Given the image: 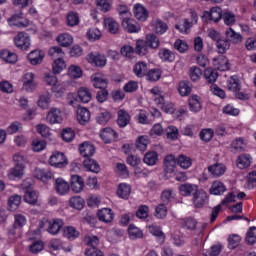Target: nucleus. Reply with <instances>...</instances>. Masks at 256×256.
<instances>
[{
	"mask_svg": "<svg viewBox=\"0 0 256 256\" xmlns=\"http://www.w3.org/2000/svg\"><path fill=\"white\" fill-rule=\"evenodd\" d=\"M146 44L151 49H159L160 40L155 34L150 33L146 36Z\"/></svg>",
	"mask_w": 256,
	"mask_h": 256,
	"instance_id": "nucleus-46",
	"label": "nucleus"
},
{
	"mask_svg": "<svg viewBox=\"0 0 256 256\" xmlns=\"http://www.w3.org/2000/svg\"><path fill=\"white\" fill-rule=\"evenodd\" d=\"M0 57L3 59V61H6V63H17V54L7 49L1 50Z\"/></svg>",
	"mask_w": 256,
	"mask_h": 256,
	"instance_id": "nucleus-38",
	"label": "nucleus"
},
{
	"mask_svg": "<svg viewBox=\"0 0 256 256\" xmlns=\"http://www.w3.org/2000/svg\"><path fill=\"white\" fill-rule=\"evenodd\" d=\"M91 119V112L87 108H79L77 111V120L80 125H86Z\"/></svg>",
	"mask_w": 256,
	"mask_h": 256,
	"instance_id": "nucleus-26",
	"label": "nucleus"
},
{
	"mask_svg": "<svg viewBox=\"0 0 256 256\" xmlns=\"http://www.w3.org/2000/svg\"><path fill=\"white\" fill-rule=\"evenodd\" d=\"M148 47L149 45H147V41L138 40L136 42L135 53H137V55H147Z\"/></svg>",
	"mask_w": 256,
	"mask_h": 256,
	"instance_id": "nucleus-54",
	"label": "nucleus"
},
{
	"mask_svg": "<svg viewBox=\"0 0 256 256\" xmlns=\"http://www.w3.org/2000/svg\"><path fill=\"white\" fill-rule=\"evenodd\" d=\"M131 123V115L125 109H120L117 112V125L122 129Z\"/></svg>",
	"mask_w": 256,
	"mask_h": 256,
	"instance_id": "nucleus-9",
	"label": "nucleus"
},
{
	"mask_svg": "<svg viewBox=\"0 0 256 256\" xmlns=\"http://www.w3.org/2000/svg\"><path fill=\"white\" fill-rule=\"evenodd\" d=\"M48 163L51 167H55V169H65L69 165V160L63 152L55 151L50 156Z\"/></svg>",
	"mask_w": 256,
	"mask_h": 256,
	"instance_id": "nucleus-1",
	"label": "nucleus"
},
{
	"mask_svg": "<svg viewBox=\"0 0 256 256\" xmlns=\"http://www.w3.org/2000/svg\"><path fill=\"white\" fill-rule=\"evenodd\" d=\"M21 205V196L13 195L8 200V211H17Z\"/></svg>",
	"mask_w": 256,
	"mask_h": 256,
	"instance_id": "nucleus-45",
	"label": "nucleus"
},
{
	"mask_svg": "<svg viewBox=\"0 0 256 256\" xmlns=\"http://www.w3.org/2000/svg\"><path fill=\"white\" fill-rule=\"evenodd\" d=\"M117 195L118 197H121V199H129V195H131V186L125 183L120 184L118 186Z\"/></svg>",
	"mask_w": 256,
	"mask_h": 256,
	"instance_id": "nucleus-39",
	"label": "nucleus"
},
{
	"mask_svg": "<svg viewBox=\"0 0 256 256\" xmlns=\"http://www.w3.org/2000/svg\"><path fill=\"white\" fill-rule=\"evenodd\" d=\"M167 29H169V26L161 20L152 22V31L156 33V35H163V33H167Z\"/></svg>",
	"mask_w": 256,
	"mask_h": 256,
	"instance_id": "nucleus-29",
	"label": "nucleus"
},
{
	"mask_svg": "<svg viewBox=\"0 0 256 256\" xmlns=\"http://www.w3.org/2000/svg\"><path fill=\"white\" fill-rule=\"evenodd\" d=\"M57 42L61 47H69L73 43V36L69 34H61L57 37Z\"/></svg>",
	"mask_w": 256,
	"mask_h": 256,
	"instance_id": "nucleus-48",
	"label": "nucleus"
},
{
	"mask_svg": "<svg viewBox=\"0 0 256 256\" xmlns=\"http://www.w3.org/2000/svg\"><path fill=\"white\" fill-rule=\"evenodd\" d=\"M22 189H24V201L33 205V178L23 180Z\"/></svg>",
	"mask_w": 256,
	"mask_h": 256,
	"instance_id": "nucleus-3",
	"label": "nucleus"
},
{
	"mask_svg": "<svg viewBox=\"0 0 256 256\" xmlns=\"http://www.w3.org/2000/svg\"><path fill=\"white\" fill-rule=\"evenodd\" d=\"M50 103H51V95L49 94L40 96L37 101V105L38 107H40V109H49Z\"/></svg>",
	"mask_w": 256,
	"mask_h": 256,
	"instance_id": "nucleus-55",
	"label": "nucleus"
},
{
	"mask_svg": "<svg viewBox=\"0 0 256 256\" xmlns=\"http://www.w3.org/2000/svg\"><path fill=\"white\" fill-rule=\"evenodd\" d=\"M188 105L192 113H199V111L203 109V104L201 103V97H199L198 95H192L188 100Z\"/></svg>",
	"mask_w": 256,
	"mask_h": 256,
	"instance_id": "nucleus-15",
	"label": "nucleus"
},
{
	"mask_svg": "<svg viewBox=\"0 0 256 256\" xmlns=\"http://www.w3.org/2000/svg\"><path fill=\"white\" fill-rule=\"evenodd\" d=\"M225 35L229 43H233L234 45H239V43H243V35L235 32V30H233V28L231 27L225 30Z\"/></svg>",
	"mask_w": 256,
	"mask_h": 256,
	"instance_id": "nucleus-10",
	"label": "nucleus"
},
{
	"mask_svg": "<svg viewBox=\"0 0 256 256\" xmlns=\"http://www.w3.org/2000/svg\"><path fill=\"white\" fill-rule=\"evenodd\" d=\"M128 233L132 239H143V230L133 224L128 227Z\"/></svg>",
	"mask_w": 256,
	"mask_h": 256,
	"instance_id": "nucleus-50",
	"label": "nucleus"
},
{
	"mask_svg": "<svg viewBox=\"0 0 256 256\" xmlns=\"http://www.w3.org/2000/svg\"><path fill=\"white\" fill-rule=\"evenodd\" d=\"M78 99L81 103H89L91 99H93V95L91 94V90L87 87H81L78 90Z\"/></svg>",
	"mask_w": 256,
	"mask_h": 256,
	"instance_id": "nucleus-33",
	"label": "nucleus"
},
{
	"mask_svg": "<svg viewBox=\"0 0 256 256\" xmlns=\"http://www.w3.org/2000/svg\"><path fill=\"white\" fill-rule=\"evenodd\" d=\"M97 215L99 221H102L103 223H111V221H113V210L109 208H103L99 210Z\"/></svg>",
	"mask_w": 256,
	"mask_h": 256,
	"instance_id": "nucleus-25",
	"label": "nucleus"
},
{
	"mask_svg": "<svg viewBox=\"0 0 256 256\" xmlns=\"http://www.w3.org/2000/svg\"><path fill=\"white\" fill-rule=\"evenodd\" d=\"M146 79L151 83H155V81H159L161 79V70L158 68L149 70L146 74Z\"/></svg>",
	"mask_w": 256,
	"mask_h": 256,
	"instance_id": "nucleus-47",
	"label": "nucleus"
},
{
	"mask_svg": "<svg viewBox=\"0 0 256 256\" xmlns=\"http://www.w3.org/2000/svg\"><path fill=\"white\" fill-rule=\"evenodd\" d=\"M178 91L181 95V97H187L191 95V87L189 85V82H180Z\"/></svg>",
	"mask_w": 256,
	"mask_h": 256,
	"instance_id": "nucleus-61",
	"label": "nucleus"
},
{
	"mask_svg": "<svg viewBox=\"0 0 256 256\" xmlns=\"http://www.w3.org/2000/svg\"><path fill=\"white\" fill-rule=\"evenodd\" d=\"M24 169V165H15L8 171V178L12 181H15V179H21V177H23Z\"/></svg>",
	"mask_w": 256,
	"mask_h": 256,
	"instance_id": "nucleus-27",
	"label": "nucleus"
},
{
	"mask_svg": "<svg viewBox=\"0 0 256 256\" xmlns=\"http://www.w3.org/2000/svg\"><path fill=\"white\" fill-rule=\"evenodd\" d=\"M251 155L242 154L237 159V167L238 169H247V167H251Z\"/></svg>",
	"mask_w": 256,
	"mask_h": 256,
	"instance_id": "nucleus-36",
	"label": "nucleus"
},
{
	"mask_svg": "<svg viewBox=\"0 0 256 256\" xmlns=\"http://www.w3.org/2000/svg\"><path fill=\"white\" fill-rule=\"evenodd\" d=\"M45 59V52L43 50L36 49L33 51V65H41Z\"/></svg>",
	"mask_w": 256,
	"mask_h": 256,
	"instance_id": "nucleus-62",
	"label": "nucleus"
},
{
	"mask_svg": "<svg viewBox=\"0 0 256 256\" xmlns=\"http://www.w3.org/2000/svg\"><path fill=\"white\" fill-rule=\"evenodd\" d=\"M209 173H211L212 177H221L225 175V171H227V166L223 163H215L208 167Z\"/></svg>",
	"mask_w": 256,
	"mask_h": 256,
	"instance_id": "nucleus-16",
	"label": "nucleus"
},
{
	"mask_svg": "<svg viewBox=\"0 0 256 256\" xmlns=\"http://www.w3.org/2000/svg\"><path fill=\"white\" fill-rule=\"evenodd\" d=\"M133 71H134V75H136V77H146L147 76V72L148 71V68H147V63L145 62H138L135 64L134 68H133Z\"/></svg>",
	"mask_w": 256,
	"mask_h": 256,
	"instance_id": "nucleus-34",
	"label": "nucleus"
},
{
	"mask_svg": "<svg viewBox=\"0 0 256 256\" xmlns=\"http://www.w3.org/2000/svg\"><path fill=\"white\" fill-rule=\"evenodd\" d=\"M34 177L43 183H47V181L53 179V172L48 169L36 168L34 170Z\"/></svg>",
	"mask_w": 256,
	"mask_h": 256,
	"instance_id": "nucleus-12",
	"label": "nucleus"
},
{
	"mask_svg": "<svg viewBox=\"0 0 256 256\" xmlns=\"http://www.w3.org/2000/svg\"><path fill=\"white\" fill-rule=\"evenodd\" d=\"M15 45L22 51H27L31 47V39L23 33H19L15 38Z\"/></svg>",
	"mask_w": 256,
	"mask_h": 256,
	"instance_id": "nucleus-11",
	"label": "nucleus"
},
{
	"mask_svg": "<svg viewBox=\"0 0 256 256\" xmlns=\"http://www.w3.org/2000/svg\"><path fill=\"white\" fill-rule=\"evenodd\" d=\"M70 207H73V209H83V206L85 205V200L81 198V196H74L69 201Z\"/></svg>",
	"mask_w": 256,
	"mask_h": 256,
	"instance_id": "nucleus-56",
	"label": "nucleus"
},
{
	"mask_svg": "<svg viewBox=\"0 0 256 256\" xmlns=\"http://www.w3.org/2000/svg\"><path fill=\"white\" fill-rule=\"evenodd\" d=\"M204 77L208 81V83H215L219 75L217 74V71L213 68H206L204 71Z\"/></svg>",
	"mask_w": 256,
	"mask_h": 256,
	"instance_id": "nucleus-52",
	"label": "nucleus"
},
{
	"mask_svg": "<svg viewBox=\"0 0 256 256\" xmlns=\"http://www.w3.org/2000/svg\"><path fill=\"white\" fill-rule=\"evenodd\" d=\"M49 246L53 249V251H59L60 249H63L65 253H71L73 249L72 245L65 246V244L61 242L60 239H52L49 243Z\"/></svg>",
	"mask_w": 256,
	"mask_h": 256,
	"instance_id": "nucleus-21",
	"label": "nucleus"
},
{
	"mask_svg": "<svg viewBox=\"0 0 256 256\" xmlns=\"http://www.w3.org/2000/svg\"><path fill=\"white\" fill-rule=\"evenodd\" d=\"M104 27L111 35H117V33H119V23L113 18H105Z\"/></svg>",
	"mask_w": 256,
	"mask_h": 256,
	"instance_id": "nucleus-19",
	"label": "nucleus"
},
{
	"mask_svg": "<svg viewBox=\"0 0 256 256\" xmlns=\"http://www.w3.org/2000/svg\"><path fill=\"white\" fill-rule=\"evenodd\" d=\"M147 145H149L148 136H140L136 141V147L139 151H147Z\"/></svg>",
	"mask_w": 256,
	"mask_h": 256,
	"instance_id": "nucleus-60",
	"label": "nucleus"
},
{
	"mask_svg": "<svg viewBox=\"0 0 256 256\" xmlns=\"http://www.w3.org/2000/svg\"><path fill=\"white\" fill-rule=\"evenodd\" d=\"M9 22L12 27H18L19 29H24L25 27H29V19L23 17V14L13 15L9 19Z\"/></svg>",
	"mask_w": 256,
	"mask_h": 256,
	"instance_id": "nucleus-7",
	"label": "nucleus"
},
{
	"mask_svg": "<svg viewBox=\"0 0 256 256\" xmlns=\"http://www.w3.org/2000/svg\"><path fill=\"white\" fill-rule=\"evenodd\" d=\"M83 187H85V181L79 175H73L71 177V189L74 193H81L83 191Z\"/></svg>",
	"mask_w": 256,
	"mask_h": 256,
	"instance_id": "nucleus-17",
	"label": "nucleus"
},
{
	"mask_svg": "<svg viewBox=\"0 0 256 256\" xmlns=\"http://www.w3.org/2000/svg\"><path fill=\"white\" fill-rule=\"evenodd\" d=\"M222 19L225 25H227L228 27H230V25H235V22L237 21L235 18V14L229 11L223 12Z\"/></svg>",
	"mask_w": 256,
	"mask_h": 256,
	"instance_id": "nucleus-59",
	"label": "nucleus"
},
{
	"mask_svg": "<svg viewBox=\"0 0 256 256\" xmlns=\"http://www.w3.org/2000/svg\"><path fill=\"white\" fill-rule=\"evenodd\" d=\"M175 167H177V158L173 155H168L164 159V171L165 173H174Z\"/></svg>",
	"mask_w": 256,
	"mask_h": 256,
	"instance_id": "nucleus-20",
	"label": "nucleus"
},
{
	"mask_svg": "<svg viewBox=\"0 0 256 256\" xmlns=\"http://www.w3.org/2000/svg\"><path fill=\"white\" fill-rule=\"evenodd\" d=\"M56 192L59 195H67L69 193V183L62 178H57L55 181Z\"/></svg>",
	"mask_w": 256,
	"mask_h": 256,
	"instance_id": "nucleus-28",
	"label": "nucleus"
},
{
	"mask_svg": "<svg viewBox=\"0 0 256 256\" xmlns=\"http://www.w3.org/2000/svg\"><path fill=\"white\" fill-rule=\"evenodd\" d=\"M157 161H159V156L155 151L147 152L144 155L143 162L146 165H149V166L157 165Z\"/></svg>",
	"mask_w": 256,
	"mask_h": 256,
	"instance_id": "nucleus-40",
	"label": "nucleus"
},
{
	"mask_svg": "<svg viewBox=\"0 0 256 256\" xmlns=\"http://www.w3.org/2000/svg\"><path fill=\"white\" fill-rule=\"evenodd\" d=\"M100 137L104 143H113L117 139V132L113 128H104L100 132Z\"/></svg>",
	"mask_w": 256,
	"mask_h": 256,
	"instance_id": "nucleus-14",
	"label": "nucleus"
},
{
	"mask_svg": "<svg viewBox=\"0 0 256 256\" xmlns=\"http://www.w3.org/2000/svg\"><path fill=\"white\" fill-rule=\"evenodd\" d=\"M206 201H207V192L203 190H199V191L196 190L193 198L195 207H197V209H201V207L205 205Z\"/></svg>",
	"mask_w": 256,
	"mask_h": 256,
	"instance_id": "nucleus-18",
	"label": "nucleus"
},
{
	"mask_svg": "<svg viewBox=\"0 0 256 256\" xmlns=\"http://www.w3.org/2000/svg\"><path fill=\"white\" fill-rule=\"evenodd\" d=\"M203 19L219 23L223 19V10L220 7H213L210 11L204 12Z\"/></svg>",
	"mask_w": 256,
	"mask_h": 256,
	"instance_id": "nucleus-4",
	"label": "nucleus"
},
{
	"mask_svg": "<svg viewBox=\"0 0 256 256\" xmlns=\"http://www.w3.org/2000/svg\"><path fill=\"white\" fill-rule=\"evenodd\" d=\"M122 27L128 33H139V31H141V26L138 25L137 21L131 18H123Z\"/></svg>",
	"mask_w": 256,
	"mask_h": 256,
	"instance_id": "nucleus-8",
	"label": "nucleus"
},
{
	"mask_svg": "<svg viewBox=\"0 0 256 256\" xmlns=\"http://www.w3.org/2000/svg\"><path fill=\"white\" fill-rule=\"evenodd\" d=\"M67 64L63 58H56L52 64V70L54 75H59L63 69H66Z\"/></svg>",
	"mask_w": 256,
	"mask_h": 256,
	"instance_id": "nucleus-41",
	"label": "nucleus"
},
{
	"mask_svg": "<svg viewBox=\"0 0 256 256\" xmlns=\"http://www.w3.org/2000/svg\"><path fill=\"white\" fill-rule=\"evenodd\" d=\"M246 242L248 245H255L256 242V227H250L246 234Z\"/></svg>",
	"mask_w": 256,
	"mask_h": 256,
	"instance_id": "nucleus-63",
	"label": "nucleus"
},
{
	"mask_svg": "<svg viewBox=\"0 0 256 256\" xmlns=\"http://www.w3.org/2000/svg\"><path fill=\"white\" fill-rule=\"evenodd\" d=\"M63 225H65V222H63V219H60V218L52 219L48 221V227L46 231L50 235H59V233L61 232V229H63Z\"/></svg>",
	"mask_w": 256,
	"mask_h": 256,
	"instance_id": "nucleus-5",
	"label": "nucleus"
},
{
	"mask_svg": "<svg viewBox=\"0 0 256 256\" xmlns=\"http://www.w3.org/2000/svg\"><path fill=\"white\" fill-rule=\"evenodd\" d=\"M63 235L66 239H69V241H75V239H78L80 234L76 227L65 226L63 228Z\"/></svg>",
	"mask_w": 256,
	"mask_h": 256,
	"instance_id": "nucleus-31",
	"label": "nucleus"
},
{
	"mask_svg": "<svg viewBox=\"0 0 256 256\" xmlns=\"http://www.w3.org/2000/svg\"><path fill=\"white\" fill-rule=\"evenodd\" d=\"M80 155L88 159L89 157H93L95 155V146L89 142H83L79 146Z\"/></svg>",
	"mask_w": 256,
	"mask_h": 256,
	"instance_id": "nucleus-13",
	"label": "nucleus"
},
{
	"mask_svg": "<svg viewBox=\"0 0 256 256\" xmlns=\"http://www.w3.org/2000/svg\"><path fill=\"white\" fill-rule=\"evenodd\" d=\"M180 195L183 197H189V195H194L197 193V185L184 183L179 186Z\"/></svg>",
	"mask_w": 256,
	"mask_h": 256,
	"instance_id": "nucleus-24",
	"label": "nucleus"
},
{
	"mask_svg": "<svg viewBox=\"0 0 256 256\" xmlns=\"http://www.w3.org/2000/svg\"><path fill=\"white\" fill-rule=\"evenodd\" d=\"M227 89L233 93L241 91V84H239V79L235 76H232L228 79Z\"/></svg>",
	"mask_w": 256,
	"mask_h": 256,
	"instance_id": "nucleus-44",
	"label": "nucleus"
},
{
	"mask_svg": "<svg viewBox=\"0 0 256 256\" xmlns=\"http://www.w3.org/2000/svg\"><path fill=\"white\" fill-rule=\"evenodd\" d=\"M66 23L68 27H76L79 25V14L76 12H69L66 17Z\"/></svg>",
	"mask_w": 256,
	"mask_h": 256,
	"instance_id": "nucleus-49",
	"label": "nucleus"
},
{
	"mask_svg": "<svg viewBox=\"0 0 256 256\" xmlns=\"http://www.w3.org/2000/svg\"><path fill=\"white\" fill-rule=\"evenodd\" d=\"M48 54L52 59H61L65 57V52L59 46L51 47L48 51Z\"/></svg>",
	"mask_w": 256,
	"mask_h": 256,
	"instance_id": "nucleus-51",
	"label": "nucleus"
},
{
	"mask_svg": "<svg viewBox=\"0 0 256 256\" xmlns=\"http://www.w3.org/2000/svg\"><path fill=\"white\" fill-rule=\"evenodd\" d=\"M177 161V165H179V167H181L182 169H189V167H191V165H193V160H191V158H189V156L186 155H179L176 158Z\"/></svg>",
	"mask_w": 256,
	"mask_h": 256,
	"instance_id": "nucleus-43",
	"label": "nucleus"
},
{
	"mask_svg": "<svg viewBox=\"0 0 256 256\" xmlns=\"http://www.w3.org/2000/svg\"><path fill=\"white\" fill-rule=\"evenodd\" d=\"M96 121L99 123V125H107V123L111 121V112L105 111L99 113L96 117Z\"/></svg>",
	"mask_w": 256,
	"mask_h": 256,
	"instance_id": "nucleus-57",
	"label": "nucleus"
},
{
	"mask_svg": "<svg viewBox=\"0 0 256 256\" xmlns=\"http://www.w3.org/2000/svg\"><path fill=\"white\" fill-rule=\"evenodd\" d=\"M214 67L218 71H229V60L223 55L218 56L214 58Z\"/></svg>",
	"mask_w": 256,
	"mask_h": 256,
	"instance_id": "nucleus-22",
	"label": "nucleus"
},
{
	"mask_svg": "<svg viewBox=\"0 0 256 256\" xmlns=\"http://www.w3.org/2000/svg\"><path fill=\"white\" fill-rule=\"evenodd\" d=\"M46 122L49 123V125H57L59 123L63 122V112H61V109L52 107L48 111L46 115Z\"/></svg>",
	"mask_w": 256,
	"mask_h": 256,
	"instance_id": "nucleus-2",
	"label": "nucleus"
},
{
	"mask_svg": "<svg viewBox=\"0 0 256 256\" xmlns=\"http://www.w3.org/2000/svg\"><path fill=\"white\" fill-rule=\"evenodd\" d=\"M134 16L138 21H147L149 12H147V9H145L141 4H136L134 6Z\"/></svg>",
	"mask_w": 256,
	"mask_h": 256,
	"instance_id": "nucleus-23",
	"label": "nucleus"
},
{
	"mask_svg": "<svg viewBox=\"0 0 256 256\" xmlns=\"http://www.w3.org/2000/svg\"><path fill=\"white\" fill-rule=\"evenodd\" d=\"M225 191H227V188H225V185L221 181H214L210 188L211 195H221Z\"/></svg>",
	"mask_w": 256,
	"mask_h": 256,
	"instance_id": "nucleus-42",
	"label": "nucleus"
},
{
	"mask_svg": "<svg viewBox=\"0 0 256 256\" xmlns=\"http://www.w3.org/2000/svg\"><path fill=\"white\" fill-rule=\"evenodd\" d=\"M87 61L96 67H105L107 65V58H105V55L97 52L88 54Z\"/></svg>",
	"mask_w": 256,
	"mask_h": 256,
	"instance_id": "nucleus-6",
	"label": "nucleus"
},
{
	"mask_svg": "<svg viewBox=\"0 0 256 256\" xmlns=\"http://www.w3.org/2000/svg\"><path fill=\"white\" fill-rule=\"evenodd\" d=\"M68 75L69 77H72V79H79L83 76V70H81V67L77 65H71L68 68Z\"/></svg>",
	"mask_w": 256,
	"mask_h": 256,
	"instance_id": "nucleus-53",
	"label": "nucleus"
},
{
	"mask_svg": "<svg viewBox=\"0 0 256 256\" xmlns=\"http://www.w3.org/2000/svg\"><path fill=\"white\" fill-rule=\"evenodd\" d=\"M84 255L85 256H105V254H103V251H101L97 247L86 248Z\"/></svg>",
	"mask_w": 256,
	"mask_h": 256,
	"instance_id": "nucleus-64",
	"label": "nucleus"
},
{
	"mask_svg": "<svg viewBox=\"0 0 256 256\" xmlns=\"http://www.w3.org/2000/svg\"><path fill=\"white\" fill-rule=\"evenodd\" d=\"M159 57L166 63H173V61H175V53L167 48L160 49Z\"/></svg>",
	"mask_w": 256,
	"mask_h": 256,
	"instance_id": "nucleus-32",
	"label": "nucleus"
},
{
	"mask_svg": "<svg viewBox=\"0 0 256 256\" xmlns=\"http://www.w3.org/2000/svg\"><path fill=\"white\" fill-rule=\"evenodd\" d=\"M83 165L86 168V171H91V173H99V171H101L99 163L91 158H86L83 161Z\"/></svg>",
	"mask_w": 256,
	"mask_h": 256,
	"instance_id": "nucleus-30",
	"label": "nucleus"
},
{
	"mask_svg": "<svg viewBox=\"0 0 256 256\" xmlns=\"http://www.w3.org/2000/svg\"><path fill=\"white\" fill-rule=\"evenodd\" d=\"M92 81L94 83V87L96 89H101V90L105 89L107 87V84L109 83V80H107V78H104L99 74H94L92 76Z\"/></svg>",
	"mask_w": 256,
	"mask_h": 256,
	"instance_id": "nucleus-35",
	"label": "nucleus"
},
{
	"mask_svg": "<svg viewBox=\"0 0 256 256\" xmlns=\"http://www.w3.org/2000/svg\"><path fill=\"white\" fill-rule=\"evenodd\" d=\"M156 219H165L167 217V206L165 204H158L154 213Z\"/></svg>",
	"mask_w": 256,
	"mask_h": 256,
	"instance_id": "nucleus-58",
	"label": "nucleus"
},
{
	"mask_svg": "<svg viewBox=\"0 0 256 256\" xmlns=\"http://www.w3.org/2000/svg\"><path fill=\"white\" fill-rule=\"evenodd\" d=\"M216 47L218 49V53L223 55L227 53L229 49H231V43L229 42V40H227V38H221L216 42Z\"/></svg>",
	"mask_w": 256,
	"mask_h": 256,
	"instance_id": "nucleus-37",
	"label": "nucleus"
}]
</instances>
